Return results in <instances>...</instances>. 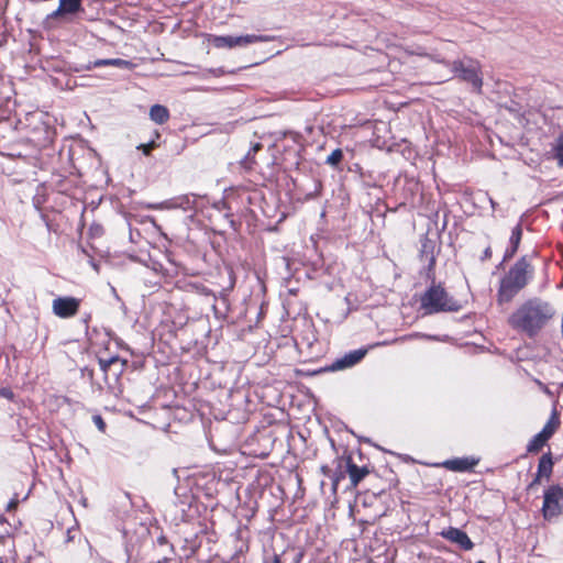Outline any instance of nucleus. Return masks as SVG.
I'll return each mask as SVG.
<instances>
[{
	"label": "nucleus",
	"mask_w": 563,
	"mask_h": 563,
	"mask_svg": "<svg viewBox=\"0 0 563 563\" xmlns=\"http://www.w3.org/2000/svg\"><path fill=\"white\" fill-rule=\"evenodd\" d=\"M555 310L549 302L533 298L521 305L509 317L508 322L515 330L533 336L552 319Z\"/></svg>",
	"instance_id": "obj_1"
},
{
	"label": "nucleus",
	"mask_w": 563,
	"mask_h": 563,
	"mask_svg": "<svg viewBox=\"0 0 563 563\" xmlns=\"http://www.w3.org/2000/svg\"><path fill=\"white\" fill-rule=\"evenodd\" d=\"M534 273L533 265L528 255L521 256L500 280L498 289V302H509L523 289Z\"/></svg>",
	"instance_id": "obj_2"
},
{
	"label": "nucleus",
	"mask_w": 563,
	"mask_h": 563,
	"mask_svg": "<svg viewBox=\"0 0 563 563\" xmlns=\"http://www.w3.org/2000/svg\"><path fill=\"white\" fill-rule=\"evenodd\" d=\"M421 308L426 313L432 314L440 311H457L460 305L441 285H432L421 297Z\"/></svg>",
	"instance_id": "obj_3"
},
{
	"label": "nucleus",
	"mask_w": 563,
	"mask_h": 563,
	"mask_svg": "<svg viewBox=\"0 0 563 563\" xmlns=\"http://www.w3.org/2000/svg\"><path fill=\"white\" fill-rule=\"evenodd\" d=\"M451 68L457 78L470 84L476 92L482 91L483 78L479 62L465 57L452 62Z\"/></svg>",
	"instance_id": "obj_4"
},
{
	"label": "nucleus",
	"mask_w": 563,
	"mask_h": 563,
	"mask_svg": "<svg viewBox=\"0 0 563 563\" xmlns=\"http://www.w3.org/2000/svg\"><path fill=\"white\" fill-rule=\"evenodd\" d=\"M563 487L551 485L543 495L542 516L552 520L562 514Z\"/></svg>",
	"instance_id": "obj_5"
},
{
	"label": "nucleus",
	"mask_w": 563,
	"mask_h": 563,
	"mask_svg": "<svg viewBox=\"0 0 563 563\" xmlns=\"http://www.w3.org/2000/svg\"><path fill=\"white\" fill-rule=\"evenodd\" d=\"M80 299L75 297H57L53 300L52 310L58 318L67 319L79 311Z\"/></svg>",
	"instance_id": "obj_6"
},
{
	"label": "nucleus",
	"mask_w": 563,
	"mask_h": 563,
	"mask_svg": "<svg viewBox=\"0 0 563 563\" xmlns=\"http://www.w3.org/2000/svg\"><path fill=\"white\" fill-rule=\"evenodd\" d=\"M81 9V0H59L58 8L46 16V24L68 14H75Z\"/></svg>",
	"instance_id": "obj_7"
},
{
	"label": "nucleus",
	"mask_w": 563,
	"mask_h": 563,
	"mask_svg": "<svg viewBox=\"0 0 563 563\" xmlns=\"http://www.w3.org/2000/svg\"><path fill=\"white\" fill-rule=\"evenodd\" d=\"M441 536L446 540L459 544L463 550L468 551L474 547V543L471 541L468 536L457 528L451 527L448 530L442 531Z\"/></svg>",
	"instance_id": "obj_8"
},
{
	"label": "nucleus",
	"mask_w": 563,
	"mask_h": 563,
	"mask_svg": "<svg viewBox=\"0 0 563 563\" xmlns=\"http://www.w3.org/2000/svg\"><path fill=\"white\" fill-rule=\"evenodd\" d=\"M346 472L350 477L351 488H356L362 479H364L368 474L369 470L366 466H357L351 457H347L346 461Z\"/></svg>",
	"instance_id": "obj_9"
},
{
	"label": "nucleus",
	"mask_w": 563,
	"mask_h": 563,
	"mask_svg": "<svg viewBox=\"0 0 563 563\" xmlns=\"http://www.w3.org/2000/svg\"><path fill=\"white\" fill-rule=\"evenodd\" d=\"M521 238H522V227L520 223H518L511 231V235L509 239L510 245L505 251L504 262H507L515 256V254L517 253L518 247L520 245Z\"/></svg>",
	"instance_id": "obj_10"
},
{
	"label": "nucleus",
	"mask_w": 563,
	"mask_h": 563,
	"mask_svg": "<svg viewBox=\"0 0 563 563\" xmlns=\"http://www.w3.org/2000/svg\"><path fill=\"white\" fill-rule=\"evenodd\" d=\"M366 354V351L364 350H356L349 354H346L344 357L336 360L333 365L332 369H342L345 367H350L358 363Z\"/></svg>",
	"instance_id": "obj_11"
},
{
	"label": "nucleus",
	"mask_w": 563,
	"mask_h": 563,
	"mask_svg": "<svg viewBox=\"0 0 563 563\" xmlns=\"http://www.w3.org/2000/svg\"><path fill=\"white\" fill-rule=\"evenodd\" d=\"M476 462L470 459H454L443 463L444 467L455 472H465L472 470Z\"/></svg>",
	"instance_id": "obj_12"
},
{
	"label": "nucleus",
	"mask_w": 563,
	"mask_h": 563,
	"mask_svg": "<svg viewBox=\"0 0 563 563\" xmlns=\"http://www.w3.org/2000/svg\"><path fill=\"white\" fill-rule=\"evenodd\" d=\"M271 37L266 35H241V36H232V48L236 46H246L249 44L257 43V42H267Z\"/></svg>",
	"instance_id": "obj_13"
},
{
	"label": "nucleus",
	"mask_w": 563,
	"mask_h": 563,
	"mask_svg": "<svg viewBox=\"0 0 563 563\" xmlns=\"http://www.w3.org/2000/svg\"><path fill=\"white\" fill-rule=\"evenodd\" d=\"M150 118L157 124H164L169 119V111L165 106L154 104L150 109Z\"/></svg>",
	"instance_id": "obj_14"
},
{
	"label": "nucleus",
	"mask_w": 563,
	"mask_h": 563,
	"mask_svg": "<svg viewBox=\"0 0 563 563\" xmlns=\"http://www.w3.org/2000/svg\"><path fill=\"white\" fill-rule=\"evenodd\" d=\"M553 471V460L551 453L543 454L538 464V474L549 479Z\"/></svg>",
	"instance_id": "obj_15"
},
{
	"label": "nucleus",
	"mask_w": 563,
	"mask_h": 563,
	"mask_svg": "<svg viewBox=\"0 0 563 563\" xmlns=\"http://www.w3.org/2000/svg\"><path fill=\"white\" fill-rule=\"evenodd\" d=\"M95 67L101 66H115L120 68L132 69L134 64L130 60H125L122 58H109V59H97L93 62Z\"/></svg>",
	"instance_id": "obj_16"
},
{
	"label": "nucleus",
	"mask_w": 563,
	"mask_h": 563,
	"mask_svg": "<svg viewBox=\"0 0 563 563\" xmlns=\"http://www.w3.org/2000/svg\"><path fill=\"white\" fill-rule=\"evenodd\" d=\"M208 42L216 48H232L231 35H209Z\"/></svg>",
	"instance_id": "obj_17"
},
{
	"label": "nucleus",
	"mask_w": 563,
	"mask_h": 563,
	"mask_svg": "<svg viewBox=\"0 0 563 563\" xmlns=\"http://www.w3.org/2000/svg\"><path fill=\"white\" fill-rule=\"evenodd\" d=\"M548 440L549 439L540 431L532 438L527 449L529 452H538L542 449Z\"/></svg>",
	"instance_id": "obj_18"
},
{
	"label": "nucleus",
	"mask_w": 563,
	"mask_h": 563,
	"mask_svg": "<svg viewBox=\"0 0 563 563\" xmlns=\"http://www.w3.org/2000/svg\"><path fill=\"white\" fill-rule=\"evenodd\" d=\"M554 158L558 161L560 167L563 166V132L555 139L553 145Z\"/></svg>",
	"instance_id": "obj_19"
},
{
	"label": "nucleus",
	"mask_w": 563,
	"mask_h": 563,
	"mask_svg": "<svg viewBox=\"0 0 563 563\" xmlns=\"http://www.w3.org/2000/svg\"><path fill=\"white\" fill-rule=\"evenodd\" d=\"M559 418L556 417V413L554 412L552 415V417L550 418V420L547 422V424L543 427V429L541 430V432L548 438L550 439L553 433L555 432V430L558 429L559 427Z\"/></svg>",
	"instance_id": "obj_20"
},
{
	"label": "nucleus",
	"mask_w": 563,
	"mask_h": 563,
	"mask_svg": "<svg viewBox=\"0 0 563 563\" xmlns=\"http://www.w3.org/2000/svg\"><path fill=\"white\" fill-rule=\"evenodd\" d=\"M343 158V152L340 148L334 150L328 157L327 164L336 167Z\"/></svg>",
	"instance_id": "obj_21"
},
{
	"label": "nucleus",
	"mask_w": 563,
	"mask_h": 563,
	"mask_svg": "<svg viewBox=\"0 0 563 563\" xmlns=\"http://www.w3.org/2000/svg\"><path fill=\"white\" fill-rule=\"evenodd\" d=\"M119 361H120V358L118 356H111L109 358H100L99 365L103 372H107L111 367L112 364H114Z\"/></svg>",
	"instance_id": "obj_22"
},
{
	"label": "nucleus",
	"mask_w": 563,
	"mask_h": 563,
	"mask_svg": "<svg viewBox=\"0 0 563 563\" xmlns=\"http://www.w3.org/2000/svg\"><path fill=\"white\" fill-rule=\"evenodd\" d=\"M156 147V143L154 141L147 144H140L137 150H141L145 155H150L151 151Z\"/></svg>",
	"instance_id": "obj_23"
},
{
	"label": "nucleus",
	"mask_w": 563,
	"mask_h": 563,
	"mask_svg": "<svg viewBox=\"0 0 563 563\" xmlns=\"http://www.w3.org/2000/svg\"><path fill=\"white\" fill-rule=\"evenodd\" d=\"M95 424L97 426V428L101 431V432H104L106 431V422L104 420L102 419L101 416L99 415H96L93 416L92 418Z\"/></svg>",
	"instance_id": "obj_24"
},
{
	"label": "nucleus",
	"mask_w": 563,
	"mask_h": 563,
	"mask_svg": "<svg viewBox=\"0 0 563 563\" xmlns=\"http://www.w3.org/2000/svg\"><path fill=\"white\" fill-rule=\"evenodd\" d=\"M0 397H4L7 399H13L14 394L10 388H1L0 389Z\"/></svg>",
	"instance_id": "obj_25"
},
{
	"label": "nucleus",
	"mask_w": 563,
	"mask_h": 563,
	"mask_svg": "<svg viewBox=\"0 0 563 563\" xmlns=\"http://www.w3.org/2000/svg\"><path fill=\"white\" fill-rule=\"evenodd\" d=\"M542 477L537 473L534 479L528 485V489H532L536 485L540 484Z\"/></svg>",
	"instance_id": "obj_26"
},
{
	"label": "nucleus",
	"mask_w": 563,
	"mask_h": 563,
	"mask_svg": "<svg viewBox=\"0 0 563 563\" xmlns=\"http://www.w3.org/2000/svg\"><path fill=\"white\" fill-rule=\"evenodd\" d=\"M342 477H343V474H340L339 476H336V477L333 479V483H332V490H333V493H334V494L336 493L339 482H340V479H341Z\"/></svg>",
	"instance_id": "obj_27"
},
{
	"label": "nucleus",
	"mask_w": 563,
	"mask_h": 563,
	"mask_svg": "<svg viewBox=\"0 0 563 563\" xmlns=\"http://www.w3.org/2000/svg\"><path fill=\"white\" fill-rule=\"evenodd\" d=\"M490 257H492V249H490V246H487L484 250V253H483V256H482V261L488 260Z\"/></svg>",
	"instance_id": "obj_28"
},
{
	"label": "nucleus",
	"mask_w": 563,
	"mask_h": 563,
	"mask_svg": "<svg viewBox=\"0 0 563 563\" xmlns=\"http://www.w3.org/2000/svg\"><path fill=\"white\" fill-rule=\"evenodd\" d=\"M272 563H280V558H279V555L275 554V555L273 556Z\"/></svg>",
	"instance_id": "obj_29"
},
{
	"label": "nucleus",
	"mask_w": 563,
	"mask_h": 563,
	"mask_svg": "<svg viewBox=\"0 0 563 563\" xmlns=\"http://www.w3.org/2000/svg\"><path fill=\"white\" fill-rule=\"evenodd\" d=\"M16 501H11L8 506V509L15 508Z\"/></svg>",
	"instance_id": "obj_30"
},
{
	"label": "nucleus",
	"mask_w": 563,
	"mask_h": 563,
	"mask_svg": "<svg viewBox=\"0 0 563 563\" xmlns=\"http://www.w3.org/2000/svg\"><path fill=\"white\" fill-rule=\"evenodd\" d=\"M261 146H262V145H261V144H258V143H257V144H255V145H254V151H258V150L261 148Z\"/></svg>",
	"instance_id": "obj_31"
},
{
	"label": "nucleus",
	"mask_w": 563,
	"mask_h": 563,
	"mask_svg": "<svg viewBox=\"0 0 563 563\" xmlns=\"http://www.w3.org/2000/svg\"><path fill=\"white\" fill-rule=\"evenodd\" d=\"M478 563H484V562H478Z\"/></svg>",
	"instance_id": "obj_32"
}]
</instances>
